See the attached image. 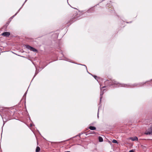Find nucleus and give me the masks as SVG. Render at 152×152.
<instances>
[{
	"instance_id": "obj_1",
	"label": "nucleus",
	"mask_w": 152,
	"mask_h": 152,
	"mask_svg": "<svg viewBox=\"0 0 152 152\" xmlns=\"http://www.w3.org/2000/svg\"><path fill=\"white\" fill-rule=\"evenodd\" d=\"M147 82H145V83H134L133 85H126L125 84H120V86L121 87H125L127 88H133L134 87H140L142 86H143L144 84L146 83Z\"/></svg>"
},
{
	"instance_id": "obj_2",
	"label": "nucleus",
	"mask_w": 152,
	"mask_h": 152,
	"mask_svg": "<svg viewBox=\"0 0 152 152\" xmlns=\"http://www.w3.org/2000/svg\"><path fill=\"white\" fill-rule=\"evenodd\" d=\"M105 83H109V85L110 86H112L113 85H116L118 84L119 83L118 82L116 81L115 80H111L110 81L109 80H107L105 82Z\"/></svg>"
},
{
	"instance_id": "obj_3",
	"label": "nucleus",
	"mask_w": 152,
	"mask_h": 152,
	"mask_svg": "<svg viewBox=\"0 0 152 152\" xmlns=\"http://www.w3.org/2000/svg\"><path fill=\"white\" fill-rule=\"evenodd\" d=\"M26 48L30 50L31 51H33L34 52H36L37 51V50L36 49L30 46L29 45H26Z\"/></svg>"
},
{
	"instance_id": "obj_4",
	"label": "nucleus",
	"mask_w": 152,
	"mask_h": 152,
	"mask_svg": "<svg viewBox=\"0 0 152 152\" xmlns=\"http://www.w3.org/2000/svg\"><path fill=\"white\" fill-rule=\"evenodd\" d=\"M148 131L145 132V134L147 135L152 134V127H150L148 129Z\"/></svg>"
},
{
	"instance_id": "obj_5",
	"label": "nucleus",
	"mask_w": 152,
	"mask_h": 152,
	"mask_svg": "<svg viewBox=\"0 0 152 152\" xmlns=\"http://www.w3.org/2000/svg\"><path fill=\"white\" fill-rule=\"evenodd\" d=\"M10 33L8 32H3L1 34L2 35L5 37H8L10 35Z\"/></svg>"
},
{
	"instance_id": "obj_6",
	"label": "nucleus",
	"mask_w": 152,
	"mask_h": 152,
	"mask_svg": "<svg viewBox=\"0 0 152 152\" xmlns=\"http://www.w3.org/2000/svg\"><path fill=\"white\" fill-rule=\"evenodd\" d=\"M104 93L102 91V88H101V91L100 93V102H101V100L102 98V95H103Z\"/></svg>"
},
{
	"instance_id": "obj_7",
	"label": "nucleus",
	"mask_w": 152,
	"mask_h": 152,
	"mask_svg": "<svg viewBox=\"0 0 152 152\" xmlns=\"http://www.w3.org/2000/svg\"><path fill=\"white\" fill-rule=\"evenodd\" d=\"M130 139L133 141H137L138 139L136 137H131L130 138Z\"/></svg>"
},
{
	"instance_id": "obj_8",
	"label": "nucleus",
	"mask_w": 152,
	"mask_h": 152,
	"mask_svg": "<svg viewBox=\"0 0 152 152\" xmlns=\"http://www.w3.org/2000/svg\"><path fill=\"white\" fill-rule=\"evenodd\" d=\"M89 129L91 130H94L96 129V128L94 126H89Z\"/></svg>"
},
{
	"instance_id": "obj_9",
	"label": "nucleus",
	"mask_w": 152,
	"mask_h": 152,
	"mask_svg": "<svg viewBox=\"0 0 152 152\" xmlns=\"http://www.w3.org/2000/svg\"><path fill=\"white\" fill-rule=\"evenodd\" d=\"M98 139H99V142H102L103 141V138L102 137H101L100 136H99V137Z\"/></svg>"
},
{
	"instance_id": "obj_10",
	"label": "nucleus",
	"mask_w": 152,
	"mask_h": 152,
	"mask_svg": "<svg viewBox=\"0 0 152 152\" xmlns=\"http://www.w3.org/2000/svg\"><path fill=\"white\" fill-rule=\"evenodd\" d=\"M40 150V148L38 146H37V148H36V152H39Z\"/></svg>"
},
{
	"instance_id": "obj_11",
	"label": "nucleus",
	"mask_w": 152,
	"mask_h": 152,
	"mask_svg": "<svg viewBox=\"0 0 152 152\" xmlns=\"http://www.w3.org/2000/svg\"><path fill=\"white\" fill-rule=\"evenodd\" d=\"M20 10V9L18 10V12L13 16H12V17H11L10 18V20H12V19L14 17V16L17 14V13H18V12H19V11Z\"/></svg>"
},
{
	"instance_id": "obj_12",
	"label": "nucleus",
	"mask_w": 152,
	"mask_h": 152,
	"mask_svg": "<svg viewBox=\"0 0 152 152\" xmlns=\"http://www.w3.org/2000/svg\"><path fill=\"white\" fill-rule=\"evenodd\" d=\"M112 142L114 143H118V142L117 141L115 140H113L112 141Z\"/></svg>"
},
{
	"instance_id": "obj_13",
	"label": "nucleus",
	"mask_w": 152,
	"mask_h": 152,
	"mask_svg": "<svg viewBox=\"0 0 152 152\" xmlns=\"http://www.w3.org/2000/svg\"><path fill=\"white\" fill-rule=\"evenodd\" d=\"M73 18H74V20H73L72 19L71 20V22H73L77 20L76 19H75V18L74 17Z\"/></svg>"
},
{
	"instance_id": "obj_14",
	"label": "nucleus",
	"mask_w": 152,
	"mask_h": 152,
	"mask_svg": "<svg viewBox=\"0 0 152 152\" xmlns=\"http://www.w3.org/2000/svg\"><path fill=\"white\" fill-rule=\"evenodd\" d=\"M93 76L94 77V78L95 79L97 80L98 77L96 75H93Z\"/></svg>"
},
{
	"instance_id": "obj_15",
	"label": "nucleus",
	"mask_w": 152,
	"mask_h": 152,
	"mask_svg": "<svg viewBox=\"0 0 152 152\" xmlns=\"http://www.w3.org/2000/svg\"><path fill=\"white\" fill-rule=\"evenodd\" d=\"M8 24H7V25H6L5 26H4L3 27V28L5 27L6 28V27L8 25Z\"/></svg>"
},
{
	"instance_id": "obj_16",
	"label": "nucleus",
	"mask_w": 152,
	"mask_h": 152,
	"mask_svg": "<svg viewBox=\"0 0 152 152\" xmlns=\"http://www.w3.org/2000/svg\"><path fill=\"white\" fill-rule=\"evenodd\" d=\"M129 152H134V151L132 150L130 151Z\"/></svg>"
},
{
	"instance_id": "obj_17",
	"label": "nucleus",
	"mask_w": 152,
	"mask_h": 152,
	"mask_svg": "<svg viewBox=\"0 0 152 152\" xmlns=\"http://www.w3.org/2000/svg\"><path fill=\"white\" fill-rule=\"evenodd\" d=\"M99 109L98 110V115H97V117L98 118L99 117Z\"/></svg>"
},
{
	"instance_id": "obj_18",
	"label": "nucleus",
	"mask_w": 152,
	"mask_h": 152,
	"mask_svg": "<svg viewBox=\"0 0 152 152\" xmlns=\"http://www.w3.org/2000/svg\"><path fill=\"white\" fill-rule=\"evenodd\" d=\"M26 93H26H26H25V94H24V95H23V96H26Z\"/></svg>"
},
{
	"instance_id": "obj_19",
	"label": "nucleus",
	"mask_w": 152,
	"mask_h": 152,
	"mask_svg": "<svg viewBox=\"0 0 152 152\" xmlns=\"http://www.w3.org/2000/svg\"><path fill=\"white\" fill-rule=\"evenodd\" d=\"M37 73H35V75H34V77H35V76L36 75H37Z\"/></svg>"
},
{
	"instance_id": "obj_20",
	"label": "nucleus",
	"mask_w": 152,
	"mask_h": 152,
	"mask_svg": "<svg viewBox=\"0 0 152 152\" xmlns=\"http://www.w3.org/2000/svg\"><path fill=\"white\" fill-rule=\"evenodd\" d=\"M105 87V86H104V87H103L102 88H104V87Z\"/></svg>"
},
{
	"instance_id": "obj_21",
	"label": "nucleus",
	"mask_w": 152,
	"mask_h": 152,
	"mask_svg": "<svg viewBox=\"0 0 152 152\" xmlns=\"http://www.w3.org/2000/svg\"><path fill=\"white\" fill-rule=\"evenodd\" d=\"M26 1H27V0H26V1H25V2Z\"/></svg>"
},
{
	"instance_id": "obj_22",
	"label": "nucleus",
	"mask_w": 152,
	"mask_h": 152,
	"mask_svg": "<svg viewBox=\"0 0 152 152\" xmlns=\"http://www.w3.org/2000/svg\"><path fill=\"white\" fill-rule=\"evenodd\" d=\"M84 66H86V68H87V67L85 65Z\"/></svg>"
}]
</instances>
